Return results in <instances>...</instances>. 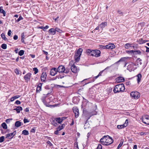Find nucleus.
I'll return each mask as SVG.
<instances>
[{
    "label": "nucleus",
    "instance_id": "nucleus-1",
    "mask_svg": "<svg viewBox=\"0 0 149 149\" xmlns=\"http://www.w3.org/2000/svg\"><path fill=\"white\" fill-rule=\"evenodd\" d=\"M125 88L123 84H121L115 86L113 90L114 93L122 92L124 91Z\"/></svg>",
    "mask_w": 149,
    "mask_h": 149
},
{
    "label": "nucleus",
    "instance_id": "nucleus-2",
    "mask_svg": "<svg viewBox=\"0 0 149 149\" xmlns=\"http://www.w3.org/2000/svg\"><path fill=\"white\" fill-rule=\"evenodd\" d=\"M83 50L81 48H79L75 54V60L76 62L79 61L80 59V57L81 55Z\"/></svg>",
    "mask_w": 149,
    "mask_h": 149
},
{
    "label": "nucleus",
    "instance_id": "nucleus-3",
    "mask_svg": "<svg viewBox=\"0 0 149 149\" xmlns=\"http://www.w3.org/2000/svg\"><path fill=\"white\" fill-rule=\"evenodd\" d=\"M130 96L132 98L137 99L139 97L140 94L139 92L136 91H135L131 92Z\"/></svg>",
    "mask_w": 149,
    "mask_h": 149
},
{
    "label": "nucleus",
    "instance_id": "nucleus-4",
    "mask_svg": "<svg viewBox=\"0 0 149 149\" xmlns=\"http://www.w3.org/2000/svg\"><path fill=\"white\" fill-rule=\"evenodd\" d=\"M109 68V67H107L104 70L101 71L99 72V74L97 76H96L95 77H93V78H92V79L90 80V81L86 83L85 84V85L86 84H88L89 83L91 82H94L95 81V80L96 79H97L99 77L102 75V73H103L104 71L105 70H106L107 69Z\"/></svg>",
    "mask_w": 149,
    "mask_h": 149
},
{
    "label": "nucleus",
    "instance_id": "nucleus-5",
    "mask_svg": "<svg viewBox=\"0 0 149 149\" xmlns=\"http://www.w3.org/2000/svg\"><path fill=\"white\" fill-rule=\"evenodd\" d=\"M143 123L149 125V116H145L142 118Z\"/></svg>",
    "mask_w": 149,
    "mask_h": 149
},
{
    "label": "nucleus",
    "instance_id": "nucleus-6",
    "mask_svg": "<svg viewBox=\"0 0 149 149\" xmlns=\"http://www.w3.org/2000/svg\"><path fill=\"white\" fill-rule=\"evenodd\" d=\"M101 52L99 50H93L92 56L98 57L100 56Z\"/></svg>",
    "mask_w": 149,
    "mask_h": 149
},
{
    "label": "nucleus",
    "instance_id": "nucleus-7",
    "mask_svg": "<svg viewBox=\"0 0 149 149\" xmlns=\"http://www.w3.org/2000/svg\"><path fill=\"white\" fill-rule=\"evenodd\" d=\"M72 71L74 73H77L79 70V68H77L74 64L72 65L70 67Z\"/></svg>",
    "mask_w": 149,
    "mask_h": 149
},
{
    "label": "nucleus",
    "instance_id": "nucleus-8",
    "mask_svg": "<svg viewBox=\"0 0 149 149\" xmlns=\"http://www.w3.org/2000/svg\"><path fill=\"white\" fill-rule=\"evenodd\" d=\"M107 138L106 139V145L107 146L111 144L113 142V140L112 138L109 136L107 135Z\"/></svg>",
    "mask_w": 149,
    "mask_h": 149
},
{
    "label": "nucleus",
    "instance_id": "nucleus-9",
    "mask_svg": "<svg viewBox=\"0 0 149 149\" xmlns=\"http://www.w3.org/2000/svg\"><path fill=\"white\" fill-rule=\"evenodd\" d=\"M31 75V73L29 72L24 76V78L26 82L30 81Z\"/></svg>",
    "mask_w": 149,
    "mask_h": 149
},
{
    "label": "nucleus",
    "instance_id": "nucleus-10",
    "mask_svg": "<svg viewBox=\"0 0 149 149\" xmlns=\"http://www.w3.org/2000/svg\"><path fill=\"white\" fill-rule=\"evenodd\" d=\"M58 72L56 68H53L50 70V74L52 76L55 75Z\"/></svg>",
    "mask_w": 149,
    "mask_h": 149
},
{
    "label": "nucleus",
    "instance_id": "nucleus-11",
    "mask_svg": "<svg viewBox=\"0 0 149 149\" xmlns=\"http://www.w3.org/2000/svg\"><path fill=\"white\" fill-rule=\"evenodd\" d=\"M57 70L58 72L59 73H64L65 67L64 66H59L57 69Z\"/></svg>",
    "mask_w": 149,
    "mask_h": 149
},
{
    "label": "nucleus",
    "instance_id": "nucleus-12",
    "mask_svg": "<svg viewBox=\"0 0 149 149\" xmlns=\"http://www.w3.org/2000/svg\"><path fill=\"white\" fill-rule=\"evenodd\" d=\"M16 131H15L13 133L6 134V138L10 139H11L14 137Z\"/></svg>",
    "mask_w": 149,
    "mask_h": 149
},
{
    "label": "nucleus",
    "instance_id": "nucleus-13",
    "mask_svg": "<svg viewBox=\"0 0 149 149\" xmlns=\"http://www.w3.org/2000/svg\"><path fill=\"white\" fill-rule=\"evenodd\" d=\"M43 83H37L36 84L37 86V88L36 90V93H40L42 90V86Z\"/></svg>",
    "mask_w": 149,
    "mask_h": 149
},
{
    "label": "nucleus",
    "instance_id": "nucleus-14",
    "mask_svg": "<svg viewBox=\"0 0 149 149\" xmlns=\"http://www.w3.org/2000/svg\"><path fill=\"white\" fill-rule=\"evenodd\" d=\"M115 47V45L112 43H110L104 46V48L109 49H112Z\"/></svg>",
    "mask_w": 149,
    "mask_h": 149
},
{
    "label": "nucleus",
    "instance_id": "nucleus-15",
    "mask_svg": "<svg viewBox=\"0 0 149 149\" xmlns=\"http://www.w3.org/2000/svg\"><path fill=\"white\" fill-rule=\"evenodd\" d=\"M46 72H43L41 76V80L42 81H45L47 77Z\"/></svg>",
    "mask_w": 149,
    "mask_h": 149
},
{
    "label": "nucleus",
    "instance_id": "nucleus-16",
    "mask_svg": "<svg viewBox=\"0 0 149 149\" xmlns=\"http://www.w3.org/2000/svg\"><path fill=\"white\" fill-rule=\"evenodd\" d=\"M107 138V136H104L100 139V141L102 145H106Z\"/></svg>",
    "mask_w": 149,
    "mask_h": 149
},
{
    "label": "nucleus",
    "instance_id": "nucleus-17",
    "mask_svg": "<svg viewBox=\"0 0 149 149\" xmlns=\"http://www.w3.org/2000/svg\"><path fill=\"white\" fill-rule=\"evenodd\" d=\"M148 41L146 40H143L142 38H140L137 41V42L140 44H141L143 43H146Z\"/></svg>",
    "mask_w": 149,
    "mask_h": 149
},
{
    "label": "nucleus",
    "instance_id": "nucleus-18",
    "mask_svg": "<svg viewBox=\"0 0 149 149\" xmlns=\"http://www.w3.org/2000/svg\"><path fill=\"white\" fill-rule=\"evenodd\" d=\"M49 33L51 35H54L56 33V31L54 28H51L49 29L48 31Z\"/></svg>",
    "mask_w": 149,
    "mask_h": 149
},
{
    "label": "nucleus",
    "instance_id": "nucleus-19",
    "mask_svg": "<svg viewBox=\"0 0 149 149\" xmlns=\"http://www.w3.org/2000/svg\"><path fill=\"white\" fill-rule=\"evenodd\" d=\"M23 125V123L19 121H16L15 124V126L17 127H18Z\"/></svg>",
    "mask_w": 149,
    "mask_h": 149
},
{
    "label": "nucleus",
    "instance_id": "nucleus-20",
    "mask_svg": "<svg viewBox=\"0 0 149 149\" xmlns=\"http://www.w3.org/2000/svg\"><path fill=\"white\" fill-rule=\"evenodd\" d=\"M125 80L124 78L123 77H119L116 79V81L118 82H120L124 81Z\"/></svg>",
    "mask_w": 149,
    "mask_h": 149
},
{
    "label": "nucleus",
    "instance_id": "nucleus-21",
    "mask_svg": "<svg viewBox=\"0 0 149 149\" xmlns=\"http://www.w3.org/2000/svg\"><path fill=\"white\" fill-rule=\"evenodd\" d=\"M23 109L22 107L20 106H17L16 108L14 109V110H16L17 113H20V111Z\"/></svg>",
    "mask_w": 149,
    "mask_h": 149
},
{
    "label": "nucleus",
    "instance_id": "nucleus-22",
    "mask_svg": "<svg viewBox=\"0 0 149 149\" xmlns=\"http://www.w3.org/2000/svg\"><path fill=\"white\" fill-rule=\"evenodd\" d=\"M134 65L133 63H131L127 65V69L129 70H132L133 69Z\"/></svg>",
    "mask_w": 149,
    "mask_h": 149
},
{
    "label": "nucleus",
    "instance_id": "nucleus-23",
    "mask_svg": "<svg viewBox=\"0 0 149 149\" xmlns=\"http://www.w3.org/2000/svg\"><path fill=\"white\" fill-rule=\"evenodd\" d=\"M133 45L134 44L133 43H127L124 46L126 49H128L130 47H132V45Z\"/></svg>",
    "mask_w": 149,
    "mask_h": 149
},
{
    "label": "nucleus",
    "instance_id": "nucleus-24",
    "mask_svg": "<svg viewBox=\"0 0 149 149\" xmlns=\"http://www.w3.org/2000/svg\"><path fill=\"white\" fill-rule=\"evenodd\" d=\"M136 77H137V82L139 84V82H140L141 80L142 77V76L141 74L139 73L137 75Z\"/></svg>",
    "mask_w": 149,
    "mask_h": 149
},
{
    "label": "nucleus",
    "instance_id": "nucleus-25",
    "mask_svg": "<svg viewBox=\"0 0 149 149\" xmlns=\"http://www.w3.org/2000/svg\"><path fill=\"white\" fill-rule=\"evenodd\" d=\"M54 120L59 124H61L63 121L60 117L56 118H54Z\"/></svg>",
    "mask_w": 149,
    "mask_h": 149
},
{
    "label": "nucleus",
    "instance_id": "nucleus-26",
    "mask_svg": "<svg viewBox=\"0 0 149 149\" xmlns=\"http://www.w3.org/2000/svg\"><path fill=\"white\" fill-rule=\"evenodd\" d=\"M93 50H91V49H87L86 50V53L87 54H88L89 55V54L90 55L92 56V54H93Z\"/></svg>",
    "mask_w": 149,
    "mask_h": 149
},
{
    "label": "nucleus",
    "instance_id": "nucleus-27",
    "mask_svg": "<svg viewBox=\"0 0 149 149\" xmlns=\"http://www.w3.org/2000/svg\"><path fill=\"white\" fill-rule=\"evenodd\" d=\"M0 13H2L3 16H5L6 14V12L3 9V7L2 6H0Z\"/></svg>",
    "mask_w": 149,
    "mask_h": 149
},
{
    "label": "nucleus",
    "instance_id": "nucleus-28",
    "mask_svg": "<svg viewBox=\"0 0 149 149\" xmlns=\"http://www.w3.org/2000/svg\"><path fill=\"white\" fill-rule=\"evenodd\" d=\"M107 23L106 22H102L100 25V27L102 29L105 26H106L107 25Z\"/></svg>",
    "mask_w": 149,
    "mask_h": 149
},
{
    "label": "nucleus",
    "instance_id": "nucleus-29",
    "mask_svg": "<svg viewBox=\"0 0 149 149\" xmlns=\"http://www.w3.org/2000/svg\"><path fill=\"white\" fill-rule=\"evenodd\" d=\"M64 126L65 125L64 124H63L61 126L59 125L58 127H57L56 129L60 131L63 128Z\"/></svg>",
    "mask_w": 149,
    "mask_h": 149
},
{
    "label": "nucleus",
    "instance_id": "nucleus-30",
    "mask_svg": "<svg viewBox=\"0 0 149 149\" xmlns=\"http://www.w3.org/2000/svg\"><path fill=\"white\" fill-rule=\"evenodd\" d=\"M127 126L126 125H125V124H123L121 125H118L117 126V128L118 129H121Z\"/></svg>",
    "mask_w": 149,
    "mask_h": 149
},
{
    "label": "nucleus",
    "instance_id": "nucleus-31",
    "mask_svg": "<svg viewBox=\"0 0 149 149\" xmlns=\"http://www.w3.org/2000/svg\"><path fill=\"white\" fill-rule=\"evenodd\" d=\"M142 60L140 58H138L137 60V65H141L142 64V63L141 62Z\"/></svg>",
    "mask_w": 149,
    "mask_h": 149
},
{
    "label": "nucleus",
    "instance_id": "nucleus-32",
    "mask_svg": "<svg viewBox=\"0 0 149 149\" xmlns=\"http://www.w3.org/2000/svg\"><path fill=\"white\" fill-rule=\"evenodd\" d=\"M73 111L74 113L79 112L78 109L77 107H73Z\"/></svg>",
    "mask_w": 149,
    "mask_h": 149
},
{
    "label": "nucleus",
    "instance_id": "nucleus-33",
    "mask_svg": "<svg viewBox=\"0 0 149 149\" xmlns=\"http://www.w3.org/2000/svg\"><path fill=\"white\" fill-rule=\"evenodd\" d=\"M22 134L24 135H28L29 134V133L27 130H24L22 131Z\"/></svg>",
    "mask_w": 149,
    "mask_h": 149
},
{
    "label": "nucleus",
    "instance_id": "nucleus-34",
    "mask_svg": "<svg viewBox=\"0 0 149 149\" xmlns=\"http://www.w3.org/2000/svg\"><path fill=\"white\" fill-rule=\"evenodd\" d=\"M1 126L4 129H6L7 128V125L5 123H3L1 124Z\"/></svg>",
    "mask_w": 149,
    "mask_h": 149
},
{
    "label": "nucleus",
    "instance_id": "nucleus-35",
    "mask_svg": "<svg viewBox=\"0 0 149 149\" xmlns=\"http://www.w3.org/2000/svg\"><path fill=\"white\" fill-rule=\"evenodd\" d=\"M123 140H121V141L120 142V143H119V145H118V146L117 147V149H119L121 147V146H122V145L123 144Z\"/></svg>",
    "mask_w": 149,
    "mask_h": 149
},
{
    "label": "nucleus",
    "instance_id": "nucleus-36",
    "mask_svg": "<svg viewBox=\"0 0 149 149\" xmlns=\"http://www.w3.org/2000/svg\"><path fill=\"white\" fill-rule=\"evenodd\" d=\"M70 70V68H67L66 69L65 68L64 73L65 74H68Z\"/></svg>",
    "mask_w": 149,
    "mask_h": 149
},
{
    "label": "nucleus",
    "instance_id": "nucleus-37",
    "mask_svg": "<svg viewBox=\"0 0 149 149\" xmlns=\"http://www.w3.org/2000/svg\"><path fill=\"white\" fill-rule=\"evenodd\" d=\"M134 53L135 54H138L139 55H141V52L140 50H134Z\"/></svg>",
    "mask_w": 149,
    "mask_h": 149
},
{
    "label": "nucleus",
    "instance_id": "nucleus-38",
    "mask_svg": "<svg viewBox=\"0 0 149 149\" xmlns=\"http://www.w3.org/2000/svg\"><path fill=\"white\" fill-rule=\"evenodd\" d=\"M74 146L75 149H79V147L78 145V143L75 142L74 144Z\"/></svg>",
    "mask_w": 149,
    "mask_h": 149
},
{
    "label": "nucleus",
    "instance_id": "nucleus-39",
    "mask_svg": "<svg viewBox=\"0 0 149 149\" xmlns=\"http://www.w3.org/2000/svg\"><path fill=\"white\" fill-rule=\"evenodd\" d=\"M1 36L3 40H7V38H6L4 34L3 33H2L1 34Z\"/></svg>",
    "mask_w": 149,
    "mask_h": 149
},
{
    "label": "nucleus",
    "instance_id": "nucleus-40",
    "mask_svg": "<svg viewBox=\"0 0 149 149\" xmlns=\"http://www.w3.org/2000/svg\"><path fill=\"white\" fill-rule=\"evenodd\" d=\"M24 53V51L23 50H21L18 52L19 55L20 56L23 55Z\"/></svg>",
    "mask_w": 149,
    "mask_h": 149
},
{
    "label": "nucleus",
    "instance_id": "nucleus-41",
    "mask_svg": "<svg viewBox=\"0 0 149 149\" xmlns=\"http://www.w3.org/2000/svg\"><path fill=\"white\" fill-rule=\"evenodd\" d=\"M1 47L3 49H6L7 48V45L6 44H3L1 45Z\"/></svg>",
    "mask_w": 149,
    "mask_h": 149
},
{
    "label": "nucleus",
    "instance_id": "nucleus-42",
    "mask_svg": "<svg viewBox=\"0 0 149 149\" xmlns=\"http://www.w3.org/2000/svg\"><path fill=\"white\" fill-rule=\"evenodd\" d=\"M33 70L34 71V73L36 74L38 72V70L36 68H33Z\"/></svg>",
    "mask_w": 149,
    "mask_h": 149
},
{
    "label": "nucleus",
    "instance_id": "nucleus-43",
    "mask_svg": "<svg viewBox=\"0 0 149 149\" xmlns=\"http://www.w3.org/2000/svg\"><path fill=\"white\" fill-rule=\"evenodd\" d=\"M147 134V133L144 132H139L138 133V134L140 135L141 136L146 135Z\"/></svg>",
    "mask_w": 149,
    "mask_h": 149
},
{
    "label": "nucleus",
    "instance_id": "nucleus-44",
    "mask_svg": "<svg viewBox=\"0 0 149 149\" xmlns=\"http://www.w3.org/2000/svg\"><path fill=\"white\" fill-rule=\"evenodd\" d=\"M23 19V18L21 16H20L19 18L16 20L17 22H19L20 21Z\"/></svg>",
    "mask_w": 149,
    "mask_h": 149
},
{
    "label": "nucleus",
    "instance_id": "nucleus-45",
    "mask_svg": "<svg viewBox=\"0 0 149 149\" xmlns=\"http://www.w3.org/2000/svg\"><path fill=\"white\" fill-rule=\"evenodd\" d=\"M56 31H57V32H59V33H61L62 32V30L60 29H59L58 28H56L55 29Z\"/></svg>",
    "mask_w": 149,
    "mask_h": 149
},
{
    "label": "nucleus",
    "instance_id": "nucleus-46",
    "mask_svg": "<svg viewBox=\"0 0 149 149\" xmlns=\"http://www.w3.org/2000/svg\"><path fill=\"white\" fill-rule=\"evenodd\" d=\"M126 52L129 54H132L134 53V51L133 50L126 51Z\"/></svg>",
    "mask_w": 149,
    "mask_h": 149
},
{
    "label": "nucleus",
    "instance_id": "nucleus-47",
    "mask_svg": "<svg viewBox=\"0 0 149 149\" xmlns=\"http://www.w3.org/2000/svg\"><path fill=\"white\" fill-rule=\"evenodd\" d=\"M4 136H2L0 137V142L2 143L4 141Z\"/></svg>",
    "mask_w": 149,
    "mask_h": 149
},
{
    "label": "nucleus",
    "instance_id": "nucleus-48",
    "mask_svg": "<svg viewBox=\"0 0 149 149\" xmlns=\"http://www.w3.org/2000/svg\"><path fill=\"white\" fill-rule=\"evenodd\" d=\"M47 97H43L42 98V100L43 102L45 104L46 102H47L46 101V100L47 99Z\"/></svg>",
    "mask_w": 149,
    "mask_h": 149
},
{
    "label": "nucleus",
    "instance_id": "nucleus-49",
    "mask_svg": "<svg viewBox=\"0 0 149 149\" xmlns=\"http://www.w3.org/2000/svg\"><path fill=\"white\" fill-rule=\"evenodd\" d=\"M15 72L16 74H19V71L18 70V69L16 68L15 70Z\"/></svg>",
    "mask_w": 149,
    "mask_h": 149
},
{
    "label": "nucleus",
    "instance_id": "nucleus-50",
    "mask_svg": "<svg viewBox=\"0 0 149 149\" xmlns=\"http://www.w3.org/2000/svg\"><path fill=\"white\" fill-rule=\"evenodd\" d=\"M94 114H93L91 113H88V117L87 118V120L89 119Z\"/></svg>",
    "mask_w": 149,
    "mask_h": 149
},
{
    "label": "nucleus",
    "instance_id": "nucleus-51",
    "mask_svg": "<svg viewBox=\"0 0 149 149\" xmlns=\"http://www.w3.org/2000/svg\"><path fill=\"white\" fill-rule=\"evenodd\" d=\"M55 120H53L52 122V124L55 126H56L57 125V123L55 122Z\"/></svg>",
    "mask_w": 149,
    "mask_h": 149
},
{
    "label": "nucleus",
    "instance_id": "nucleus-52",
    "mask_svg": "<svg viewBox=\"0 0 149 149\" xmlns=\"http://www.w3.org/2000/svg\"><path fill=\"white\" fill-rule=\"evenodd\" d=\"M74 113L75 117L76 118H77L79 116V112H76V113Z\"/></svg>",
    "mask_w": 149,
    "mask_h": 149
},
{
    "label": "nucleus",
    "instance_id": "nucleus-53",
    "mask_svg": "<svg viewBox=\"0 0 149 149\" xmlns=\"http://www.w3.org/2000/svg\"><path fill=\"white\" fill-rule=\"evenodd\" d=\"M125 58H122L119 60L116 63H118L120 61H124V59Z\"/></svg>",
    "mask_w": 149,
    "mask_h": 149
},
{
    "label": "nucleus",
    "instance_id": "nucleus-54",
    "mask_svg": "<svg viewBox=\"0 0 149 149\" xmlns=\"http://www.w3.org/2000/svg\"><path fill=\"white\" fill-rule=\"evenodd\" d=\"M12 120V118H10V119H7L6 120V122L7 123H9L10 122V121L11 120Z\"/></svg>",
    "mask_w": 149,
    "mask_h": 149
},
{
    "label": "nucleus",
    "instance_id": "nucleus-55",
    "mask_svg": "<svg viewBox=\"0 0 149 149\" xmlns=\"http://www.w3.org/2000/svg\"><path fill=\"white\" fill-rule=\"evenodd\" d=\"M30 132H31L34 133L35 132V127H33L31 130Z\"/></svg>",
    "mask_w": 149,
    "mask_h": 149
},
{
    "label": "nucleus",
    "instance_id": "nucleus-56",
    "mask_svg": "<svg viewBox=\"0 0 149 149\" xmlns=\"http://www.w3.org/2000/svg\"><path fill=\"white\" fill-rule=\"evenodd\" d=\"M15 104H16L17 105H19L21 104V102L19 101L18 100H17L15 101Z\"/></svg>",
    "mask_w": 149,
    "mask_h": 149
},
{
    "label": "nucleus",
    "instance_id": "nucleus-57",
    "mask_svg": "<svg viewBox=\"0 0 149 149\" xmlns=\"http://www.w3.org/2000/svg\"><path fill=\"white\" fill-rule=\"evenodd\" d=\"M23 121H24V123H28L29 122V120H28L27 119H26V118H24Z\"/></svg>",
    "mask_w": 149,
    "mask_h": 149
},
{
    "label": "nucleus",
    "instance_id": "nucleus-58",
    "mask_svg": "<svg viewBox=\"0 0 149 149\" xmlns=\"http://www.w3.org/2000/svg\"><path fill=\"white\" fill-rule=\"evenodd\" d=\"M12 33V32L11 31V30H9L8 33V35L9 36H11V34Z\"/></svg>",
    "mask_w": 149,
    "mask_h": 149
},
{
    "label": "nucleus",
    "instance_id": "nucleus-59",
    "mask_svg": "<svg viewBox=\"0 0 149 149\" xmlns=\"http://www.w3.org/2000/svg\"><path fill=\"white\" fill-rule=\"evenodd\" d=\"M102 146L101 144L99 145L97 147V149H102Z\"/></svg>",
    "mask_w": 149,
    "mask_h": 149
},
{
    "label": "nucleus",
    "instance_id": "nucleus-60",
    "mask_svg": "<svg viewBox=\"0 0 149 149\" xmlns=\"http://www.w3.org/2000/svg\"><path fill=\"white\" fill-rule=\"evenodd\" d=\"M102 146L101 144L99 145L97 147V149H102Z\"/></svg>",
    "mask_w": 149,
    "mask_h": 149
},
{
    "label": "nucleus",
    "instance_id": "nucleus-61",
    "mask_svg": "<svg viewBox=\"0 0 149 149\" xmlns=\"http://www.w3.org/2000/svg\"><path fill=\"white\" fill-rule=\"evenodd\" d=\"M20 96L19 95H16L15 96L13 97H14V98L15 100L19 98Z\"/></svg>",
    "mask_w": 149,
    "mask_h": 149
},
{
    "label": "nucleus",
    "instance_id": "nucleus-62",
    "mask_svg": "<svg viewBox=\"0 0 149 149\" xmlns=\"http://www.w3.org/2000/svg\"><path fill=\"white\" fill-rule=\"evenodd\" d=\"M18 39V36L17 35H15L13 37V39L16 40Z\"/></svg>",
    "mask_w": 149,
    "mask_h": 149
},
{
    "label": "nucleus",
    "instance_id": "nucleus-63",
    "mask_svg": "<svg viewBox=\"0 0 149 149\" xmlns=\"http://www.w3.org/2000/svg\"><path fill=\"white\" fill-rule=\"evenodd\" d=\"M130 84H131V83H130V81L126 82L125 83V85L126 86L130 85Z\"/></svg>",
    "mask_w": 149,
    "mask_h": 149
},
{
    "label": "nucleus",
    "instance_id": "nucleus-64",
    "mask_svg": "<svg viewBox=\"0 0 149 149\" xmlns=\"http://www.w3.org/2000/svg\"><path fill=\"white\" fill-rule=\"evenodd\" d=\"M145 47L146 49V52H149V48L146 46H145Z\"/></svg>",
    "mask_w": 149,
    "mask_h": 149
}]
</instances>
